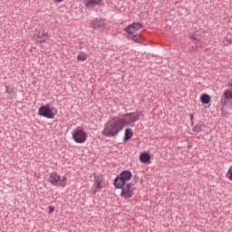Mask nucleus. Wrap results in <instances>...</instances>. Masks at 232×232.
<instances>
[{
	"instance_id": "17",
	"label": "nucleus",
	"mask_w": 232,
	"mask_h": 232,
	"mask_svg": "<svg viewBox=\"0 0 232 232\" xmlns=\"http://www.w3.org/2000/svg\"><path fill=\"white\" fill-rule=\"evenodd\" d=\"M200 101L203 104H209V102H211V96H209V94H202Z\"/></svg>"
},
{
	"instance_id": "21",
	"label": "nucleus",
	"mask_w": 232,
	"mask_h": 232,
	"mask_svg": "<svg viewBox=\"0 0 232 232\" xmlns=\"http://www.w3.org/2000/svg\"><path fill=\"white\" fill-rule=\"evenodd\" d=\"M198 48H199L198 45L191 46L188 49V53H198Z\"/></svg>"
},
{
	"instance_id": "10",
	"label": "nucleus",
	"mask_w": 232,
	"mask_h": 232,
	"mask_svg": "<svg viewBox=\"0 0 232 232\" xmlns=\"http://www.w3.org/2000/svg\"><path fill=\"white\" fill-rule=\"evenodd\" d=\"M5 93H7V101H12L13 99H15L17 97V91L14 86L5 85Z\"/></svg>"
},
{
	"instance_id": "7",
	"label": "nucleus",
	"mask_w": 232,
	"mask_h": 232,
	"mask_svg": "<svg viewBox=\"0 0 232 232\" xmlns=\"http://www.w3.org/2000/svg\"><path fill=\"white\" fill-rule=\"evenodd\" d=\"M103 0H83L82 3L86 10H93L96 6H101Z\"/></svg>"
},
{
	"instance_id": "3",
	"label": "nucleus",
	"mask_w": 232,
	"mask_h": 232,
	"mask_svg": "<svg viewBox=\"0 0 232 232\" xmlns=\"http://www.w3.org/2000/svg\"><path fill=\"white\" fill-rule=\"evenodd\" d=\"M38 115L45 117V119H55L57 109L50 108V105H43L38 109Z\"/></svg>"
},
{
	"instance_id": "25",
	"label": "nucleus",
	"mask_w": 232,
	"mask_h": 232,
	"mask_svg": "<svg viewBox=\"0 0 232 232\" xmlns=\"http://www.w3.org/2000/svg\"><path fill=\"white\" fill-rule=\"evenodd\" d=\"M54 1V3H63V1H64V0H53Z\"/></svg>"
},
{
	"instance_id": "26",
	"label": "nucleus",
	"mask_w": 232,
	"mask_h": 232,
	"mask_svg": "<svg viewBox=\"0 0 232 232\" xmlns=\"http://www.w3.org/2000/svg\"><path fill=\"white\" fill-rule=\"evenodd\" d=\"M189 117H190V120L193 121V114L192 113L189 115Z\"/></svg>"
},
{
	"instance_id": "27",
	"label": "nucleus",
	"mask_w": 232,
	"mask_h": 232,
	"mask_svg": "<svg viewBox=\"0 0 232 232\" xmlns=\"http://www.w3.org/2000/svg\"><path fill=\"white\" fill-rule=\"evenodd\" d=\"M92 192H93V193H97V189L93 188V189H92Z\"/></svg>"
},
{
	"instance_id": "18",
	"label": "nucleus",
	"mask_w": 232,
	"mask_h": 232,
	"mask_svg": "<svg viewBox=\"0 0 232 232\" xmlns=\"http://www.w3.org/2000/svg\"><path fill=\"white\" fill-rule=\"evenodd\" d=\"M190 39L192 41H195V43H200V40L202 39V35L197 33H193L192 34H190Z\"/></svg>"
},
{
	"instance_id": "2",
	"label": "nucleus",
	"mask_w": 232,
	"mask_h": 232,
	"mask_svg": "<svg viewBox=\"0 0 232 232\" xmlns=\"http://www.w3.org/2000/svg\"><path fill=\"white\" fill-rule=\"evenodd\" d=\"M133 179V174L130 170H123L120 173V176L114 179L113 184L114 188H121L126 186V182L131 180Z\"/></svg>"
},
{
	"instance_id": "8",
	"label": "nucleus",
	"mask_w": 232,
	"mask_h": 232,
	"mask_svg": "<svg viewBox=\"0 0 232 232\" xmlns=\"http://www.w3.org/2000/svg\"><path fill=\"white\" fill-rule=\"evenodd\" d=\"M91 26L94 30H102L106 26V23L102 18H94L91 22Z\"/></svg>"
},
{
	"instance_id": "4",
	"label": "nucleus",
	"mask_w": 232,
	"mask_h": 232,
	"mask_svg": "<svg viewBox=\"0 0 232 232\" xmlns=\"http://www.w3.org/2000/svg\"><path fill=\"white\" fill-rule=\"evenodd\" d=\"M72 140L76 144H84L85 140H88V133L84 131L82 129H78L72 132Z\"/></svg>"
},
{
	"instance_id": "23",
	"label": "nucleus",
	"mask_w": 232,
	"mask_h": 232,
	"mask_svg": "<svg viewBox=\"0 0 232 232\" xmlns=\"http://www.w3.org/2000/svg\"><path fill=\"white\" fill-rule=\"evenodd\" d=\"M48 209H49V213L52 214V213H53V211H55V207L50 206V207H48Z\"/></svg>"
},
{
	"instance_id": "11",
	"label": "nucleus",
	"mask_w": 232,
	"mask_h": 232,
	"mask_svg": "<svg viewBox=\"0 0 232 232\" xmlns=\"http://www.w3.org/2000/svg\"><path fill=\"white\" fill-rule=\"evenodd\" d=\"M59 180H61V176L57 172H52L49 175V182L53 186H57V184L59 183Z\"/></svg>"
},
{
	"instance_id": "20",
	"label": "nucleus",
	"mask_w": 232,
	"mask_h": 232,
	"mask_svg": "<svg viewBox=\"0 0 232 232\" xmlns=\"http://www.w3.org/2000/svg\"><path fill=\"white\" fill-rule=\"evenodd\" d=\"M86 59H88V55H86L84 53L77 55V61L84 62Z\"/></svg>"
},
{
	"instance_id": "15",
	"label": "nucleus",
	"mask_w": 232,
	"mask_h": 232,
	"mask_svg": "<svg viewBox=\"0 0 232 232\" xmlns=\"http://www.w3.org/2000/svg\"><path fill=\"white\" fill-rule=\"evenodd\" d=\"M93 188H95V189H101V188H102V179H101L100 177H94Z\"/></svg>"
},
{
	"instance_id": "6",
	"label": "nucleus",
	"mask_w": 232,
	"mask_h": 232,
	"mask_svg": "<svg viewBox=\"0 0 232 232\" xmlns=\"http://www.w3.org/2000/svg\"><path fill=\"white\" fill-rule=\"evenodd\" d=\"M228 86L231 89L225 90L220 100L222 108H224L225 106H227V103L229 102H228L229 99H232V80L228 82Z\"/></svg>"
},
{
	"instance_id": "1",
	"label": "nucleus",
	"mask_w": 232,
	"mask_h": 232,
	"mask_svg": "<svg viewBox=\"0 0 232 232\" xmlns=\"http://www.w3.org/2000/svg\"><path fill=\"white\" fill-rule=\"evenodd\" d=\"M140 115H142V112L136 111L134 112L122 114L121 116L110 118L104 124L102 135L114 139V137H117V135L124 130L125 126L135 124V122L140 119Z\"/></svg>"
},
{
	"instance_id": "5",
	"label": "nucleus",
	"mask_w": 232,
	"mask_h": 232,
	"mask_svg": "<svg viewBox=\"0 0 232 232\" xmlns=\"http://www.w3.org/2000/svg\"><path fill=\"white\" fill-rule=\"evenodd\" d=\"M120 189H121V197H122V198L128 199L133 197V183H125Z\"/></svg>"
},
{
	"instance_id": "22",
	"label": "nucleus",
	"mask_w": 232,
	"mask_h": 232,
	"mask_svg": "<svg viewBox=\"0 0 232 232\" xmlns=\"http://www.w3.org/2000/svg\"><path fill=\"white\" fill-rule=\"evenodd\" d=\"M226 177L228 180L232 182V166L228 169L227 172L226 173Z\"/></svg>"
},
{
	"instance_id": "24",
	"label": "nucleus",
	"mask_w": 232,
	"mask_h": 232,
	"mask_svg": "<svg viewBox=\"0 0 232 232\" xmlns=\"http://www.w3.org/2000/svg\"><path fill=\"white\" fill-rule=\"evenodd\" d=\"M200 130H201L200 127H194L193 129L194 131H200Z\"/></svg>"
},
{
	"instance_id": "12",
	"label": "nucleus",
	"mask_w": 232,
	"mask_h": 232,
	"mask_svg": "<svg viewBox=\"0 0 232 232\" xmlns=\"http://www.w3.org/2000/svg\"><path fill=\"white\" fill-rule=\"evenodd\" d=\"M34 38L37 43H45L46 39H48V34L46 33L38 32L34 34Z\"/></svg>"
},
{
	"instance_id": "9",
	"label": "nucleus",
	"mask_w": 232,
	"mask_h": 232,
	"mask_svg": "<svg viewBox=\"0 0 232 232\" xmlns=\"http://www.w3.org/2000/svg\"><path fill=\"white\" fill-rule=\"evenodd\" d=\"M140 28H144V25L139 23H133L125 28V32L128 33L129 35H133L135 32L140 30Z\"/></svg>"
},
{
	"instance_id": "16",
	"label": "nucleus",
	"mask_w": 232,
	"mask_h": 232,
	"mask_svg": "<svg viewBox=\"0 0 232 232\" xmlns=\"http://www.w3.org/2000/svg\"><path fill=\"white\" fill-rule=\"evenodd\" d=\"M151 157L150 156V154L144 152L141 153L140 156V162H143L144 164H146V162H150Z\"/></svg>"
},
{
	"instance_id": "13",
	"label": "nucleus",
	"mask_w": 232,
	"mask_h": 232,
	"mask_svg": "<svg viewBox=\"0 0 232 232\" xmlns=\"http://www.w3.org/2000/svg\"><path fill=\"white\" fill-rule=\"evenodd\" d=\"M129 39H131L134 43L142 44L144 43V38L140 34H133L129 36Z\"/></svg>"
},
{
	"instance_id": "19",
	"label": "nucleus",
	"mask_w": 232,
	"mask_h": 232,
	"mask_svg": "<svg viewBox=\"0 0 232 232\" xmlns=\"http://www.w3.org/2000/svg\"><path fill=\"white\" fill-rule=\"evenodd\" d=\"M60 182L61 183L59 184V186L61 188H66V184L68 182V178H66V176H63V179L60 178Z\"/></svg>"
},
{
	"instance_id": "14",
	"label": "nucleus",
	"mask_w": 232,
	"mask_h": 232,
	"mask_svg": "<svg viewBox=\"0 0 232 232\" xmlns=\"http://www.w3.org/2000/svg\"><path fill=\"white\" fill-rule=\"evenodd\" d=\"M131 137H133V130L131 129H126L124 132L123 142H128Z\"/></svg>"
}]
</instances>
